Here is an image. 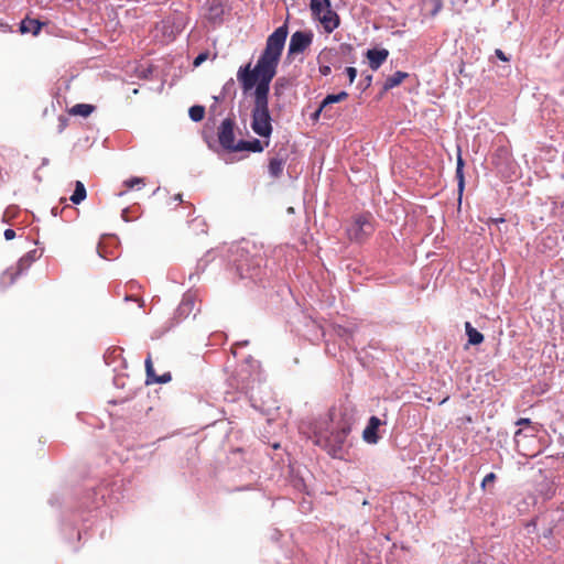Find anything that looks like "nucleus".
Wrapping results in <instances>:
<instances>
[{"mask_svg": "<svg viewBox=\"0 0 564 564\" xmlns=\"http://www.w3.org/2000/svg\"><path fill=\"white\" fill-rule=\"evenodd\" d=\"M289 31L284 23L270 34L265 47L260 54L257 64L240 66L237 79L246 94L253 89V108L251 111V128L262 138L272 133L271 116L269 111L270 84L275 77Z\"/></svg>", "mask_w": 564, "mask_h": 564, "instance_id": "nucleus-1", "label": "nucleus"}, {"mask_svg": "<svg viewBox=\"0 0 564 564\" xmlns=\"http://www.w3.org/2000/svg\"><path fill=\"white\" fill-rule=\"evenodd\" d=\"M351 431V423L344 420L335 431L330 433L316 432L314 444L325 449L332 457L341 458L344 445Z\"/></svg>", "mask_w": 564, "mask_h": 564, "instance_id": "nucleus-2", "label": "nucleus"}, {"mask_svg": "<svg viewBox=\"0 0 564 564\" xmlns=\"http://www.w3.org/2000/svg\"><path fill=\"white\" fill-rule=\"evenodd\" d=\"M371 214H362L355 217L354 223L347 229L350 240L362 241L373 232Z\"/></svg>", "mask_w": 564, "mask_h": 564, "instance_id": "nucleus-3", "label": "nucleus"}, {"mask_svg": "<svg viewBox=\"0 0 564 564\" xmlns=\"http://www.w3.org/2000/svg\"><path fill=\"white\" fill-rule=\"evenodd\" d=\"M321 4L318 12H312V15L315 20L319 21L326 33H332L339 26V15L332 9L330 0Z\"/></svg>", "mask_w": 564, "mask_h": 564, "instance_id": "nucleus-4", "label": "nucleus"}, {"mask_svg": "<svg viewBox=\"0 0 564 564\" xmlns=\"http://www.w3.org/2000/svg\"><path fill=\"white\" fill-rule=\"evenodd\" d=\"M235 120L226 118L220 123L217 132L219 144L229 152H236V145H238L235 138Z\"/></svg>", "mask_w": 564, "mask_h": 564, "instance_id": "nucleus-5", "label": "nucleus"}, {"mask_svg": "<svg viewBox=\"0 0 564 564\" xmlns=\"http://www.w3.org/2000/svg\"><path fill=\"white\" fill-rule=\"evenodd\" d=\"M312 42L313 33L311 31L294 32L289 43L288 57L302 54L311 46Z\"/></svg>", "mask_w": 564, "mask_h": 564, "instance_id": "nucleus-6", "label": "nucleus"}, {"mask_svg": "<svg viewBox=\"0 0 564 564\" xmlns=\"http://www.w3.org/2000/svg\"><path fill=\"white\" fill-rule=\"evenodd\" d=\"M262 261V257L259 254L253 256L251 259L241 254V258L237 260V272L242 279H252L258 275Z\"/></svg>", "mask_w": 564, "mask_h": 564, "instance_id": "nucleus-7", "label": "nucleus"}, {"mask_svg": "<svg viewBox=\"0 0 564 564\" xmlns=\"http://www.w3.org/2000/svg\"><path fill=\"white\" fill-rule=\"evenodd\" d=\"M195 312H199V307L196 308V297L194 294H185L176 310L178 318H187L191 314L196 315Z\"/></svg>", "mask_w": 564, "mask_h": 564, "instance_id": "nucleus-8", "label": "nucleus"}, {"mask_svg": "<svg viewBox=\"0 0 564 564\" xmlns=\"http://www.w3.org/2000/svg\"><path fill=\"white\" fill-rule=\"evenodd\" d=\"M366 56L370 68L377 70L387 61L389 51L386 48H371L367 51Z\"/></svg>", "mask_w": 564, "mask_h": 564, "instance_id": "nucleus-9", "label": "nucleus"}, {"mask_svg": "<svg viewBox=\"0 0 564 564\" xmlns=\"http://www.w3.org/2000/svg\"><path fill=\"white\" fill-rule=\"evenodd\" d=\"M145 371H147V383L148 384H150V383H166L172 380V375L170 372H165L161 376H158L155 373L150 355L145 359Z\"/></svg>", "mask_w": 564, "mask_h": 564, "instance_id": "nucleus-10", "label": "nucleus"}, {"mask_svg": "<svg viewBox=\"0 0 564 564\" xmlns=\"http://www.w3.org/2000/svg\"><path fill=\"white\" fill-rule=\"evenodd\" d=\"M381 425L380 419L377 416H371L369 419L367 427L364 430L362 437L369 444H376L378 442L377 431Z\"/></svg>", "mask_w": 564, "mask_h": 564, "instance_id": "nucleus-11", "label": "nucleus"}, {"mask_svg": "<svg viewBox=\"0 0 564 564\" xmlns=\"http://www.w3.org/2000/svg\"><path fill=\"white\" fill-rule=\"evenodd\" d=\"M223 15H224V6L221 4L220 1H218V0L208 1V9H207L206 18L214 23H219L223 21Z\"/></svg>", "mask_w": 564, "mask_h": 564, "instance_id": "nucleus-12", "label": "nucleus"}, {"mask_svg": "<svg viewBox=\"0 0 564 564\" xmlns=\"http://www.w3.org/2000/svg\"><path fill=\"white\" fill-rule=\"evenodd\" d=\"M285 165V159L276 155L269 160L268 171L271 177L278 178L282 175Z\"/></svg>", "mask_w": 564, "mask_h": 564, "instance_id": "nucleus-13", "label": "nucleus"}, {"mask_svg": "<svg viewBox=\"0 0 564 564\" xmlns=\"http://www.w3.org/2000/svg\"><path fill=\"white\" fill-rule=\"evenodd\" d=\"M264 150V145L260 140L253 139L252 141H238V145H236V152L240 151H250V152H262Z\"/></svg>", "mask_w": 564, "mask_h": 564, "instance_id": "nucleus-14", "label": "nucleus"}, {"mask_svg": "<svg viewBox=\"0 0 564 564\" xmlns=\"http://www.w3.org/2000/svg\"><path fill=\"white\" fill-rule=\"evenodd\" d=\"M408 76H409V74L405 72H401V70L395 72L394 74H392L391 76H389L386 79L383 89L389 90V89H392V88L399 86Z\"/></svg>", "mask_w": 564, "mask_h": 564, "instance_id": "nucleus-15", "label": "nucleus"}, {"mask_svg": "<svg viewBox=\"0 0 564 564\" xmlns=\"http://www.w3.org/2000/svg\"><path fill=\"white\" fill-rule=\"evenodd\" d=\"M465 329L470 345H479L484 341V335L474 328L469 322L465 323Z\"/></svg>", "mask_w": 564, "mask_h": 564, "instance_id": "nucleus-16", "label": "nucleus"}, {"mask_svg": "<svg viewBox=\"0 0 564 564\" xmlns=\"http://www.w3.org/2000/svg\"><path fill=\"white\" fill-rule=\"evenodd\" d=\"M347 98H348V93H346V91H340L338 94L327 95L323 99V101L321 102L322 104V109H328V107L332 104L341 102V101L346 100Z\"/></svg>", "mask_w": 564, "mask_h": 564, "instance_id": "nucleus-17", "label": "nucleus"}, {"mask_svg": "<svg viewBox=\"0 0 564 564\" xmlns=\"http://www.w3.org/2000/svg\"><path fill=\"white\" fill-rule=\"evenodd\" d=\"M94 106L88 104H77L70 110L69 113L74 116L88 117L94 111Z\"/></svg>", "mask_w": 564, "mask_h": 564, "instance_id": "nucleus-18", "label": "nucleus"}, {"mask_svg": "<svg viewBox=\"0 0 564 564\" xmlns=\"http://www.w3.org/2000/svg\"><path fill=\"white\" fill-rule=\"evenodd\" d=\"M86 194L87 193H86V188H85L84 184L80 181H77L76 185H75V191H74L73 195L70 196V200L74 204H79L86 198Z\"/></svg>", "mask_w": 564, "mask_h": 564, "instance_id": "nucleus-19", "label": "nucleus"}, {"mask_svg": "<svg viewBox=\"0 0 564 564\" xmlns=\"http://www.w3.org/2000/svg\"><path fill=\"white\" fill-rule=\"evenodd\" d=\"M42 28V24L37 20H25L21 24L22 32H32L37 34Z\"/></svg>", "mask_w": 564, "mask_h": 564, "instance_id": "nucleus-20", "label": "nucleus"}, {"mask_svg": "<svg viewBox=\"0 0 564 564\" xmlns=\"http://www.w3.org/2000/svg\"><path fill=\"white\" fill-rule=\"evenodd\" d=\"M188 115L193 121L199 122L204 119L205 107L199 105L192 106L188 110Z\"/></svg>", "mask_w": 564, "mask_h": 564, "instance_id": "nucleus-21", "label": "nucleus"}, {"mask_svg": "<svg viewBox=\"0 0 564 564\" xmlns=\"http://www.w3.org/2000/svg\"><path fill=\"white\" fill-rule=\"evenodd\" d=\"M525 436L527 435L522 432V430H518L514 433V442H516L517 451H518V453H520L527 457H533V456H535V453H527L521 447V437H525Z\"/></svg>", "mask_w": 564, "mask_h": 564, "instance_id": "nucleus-22", "label": "nucleus"}, {"mask_svg": "<svg viewBox=\"0 0 564 564\" xmlns=\"http://www.w3.org/2000/svg\"><path fill=\"white\" fill-rule=\"evenodd\" d=\"M124 186L129 189L133 188L135 185H144V178L142 177H132L130 180L124 181Z\"/></svg>", "mask_w": 564, "mask_h": 564, "instance_id": "nucleus-23", "label": "nucleus"}, {"mask_svg": "<svg viewBox=\"0 0 564 564\" xmlns=\"http://www.w3.org/2000/svg\"><path fill=\"white\" fill-rule=\"evenodd\" d=\"M322 112H324V116L329 119L334 117V115L329 112V109H322V104H321L319 107L317 108V110L312 115V119L314 121L318 120Z\"/></svg>", "mask_w": 564, "mask_h": 564, "instance_id": "nucleus-24", "label": "nucleus"}, {"mask_svg": "<svg viewBox=\"0 0 564 564\" xmlns=\"http://www.w3.org/2000/svg\"><path fill=\"white\" fill-rule=\"evenodd\" d=\"M456 178L458 181V189L462 193L464 189V173L463 169L456 167Z\"/></svg>", "mask_w": 564, "mask_h": 564, "instance_id": "nucleus-25", "label": "nucleus"}, {"mask_svg": "<svg viewBox=\"0 0 564 564\" xmlns=\"http://www.w3.org/2000/svg\"><path fill=\"white\" fill-rule=\"evenodd\" d=\"M328 2V0H311V3H310V9H311V12H318L319 10V6H322L321 3H326Z\"/></svg>", "mask_w": 564, "mask_h": 564, "instance_id": "nucleus-26", "label": "nucleus"}, {"mask_svg": "<svg viewBox=\"0 0 564 564\" xmlns=\"http://www.w3.org/2000/svg\"><path fill=\"white\" fill-rule=\"evenodd\" d=\"M328 2V0H311V3H310V9H311V12H318L319 10V6H322L321 3H326Z\"/></svg>", "mask_w": 564, "mask_h": 564, "instance_id": "nucleus-27", "label": "nucleus"}, {"mask_svg": "<svg viewBox=\"0 0 564 564\" xmlns=\"http://www.w3.org/2000/svg\"><path fill=\"white\" fill-rule=\"evenodd\" d=\"M207 58H208V53H207V52L200 53V54H198V55L195 57V59H194L193 64H194V66H196V67H197V66H199L200 64H203Z\"/></svg>", "mask_w": 564, "mask_h": 564, "instance_id": "nucleus-28", "label": "nucleus"}, {"mask_svg": "<svg viewBox=\"0 0 564 564\" xmlns=\"http://www.w3.org/2000/svg\"><path fill=\"white\" fill-rule=\"evenodd\" d=\"M496 475L494 473H489L482 479L481 486L485 488L488 484H492L496 480Z\"/></svg>", "mask_w": 564, "mask_h": 564, "instance_id": "nucleus-29", "label": "nucleus"}, {"mask_svg": "<svg viewBox=\"0 0 564 564\" xmlns=\"http://www.w3.org/2000/svg\"><path fill=\"white\" fill-rule=\"evenodd\" d=\"M346 74L349 78V83L352 84L356 76H357V69L355 67H347L346 68Z\"/></svg>", "mask_w": 564, "mask_h": 564, "instance_id": "nucleus-30", "label": "nucleus"}, {"mask_svg": "<svg viewBox=\"0 0 564 564\" xmlns=\"http://www.w3.org/2000/svg\"><path fill=\"white\" fill-rule=\"evenodd\" d=\"M517 425L519 426H530L532 424L531 420L530 419H527V417H521L519 419L517 422H516Z\"/></svg>", "mask_w": 564, "mask_h": 564, "instance_id": "nucleus-31", "label": "nucleus"}, {"mask_svg": "<svg viewBox=\"0 0 564 564\" xmlns=\"http://www.w3.org/2000/svg\"><path fill=\"white\" fill-rule=\"evenodd\" d=\"M495 54L502 62H508L509 61V58L506 56V54L500 48H497L495 51Z\"/></svg>", "mask_w": 564, "mask_h": 564, "instance_id": "nucleus-32", "label": "nucleus"}, {"mask_svg": "<svg viewBox=\"0 0 564 564\" xmlns=\"http://www.w3.org/2000/svg\"><path fill=\"white\" fill-rule=\"evenodd\" d=\"M3 235L7 240H12L15 237V231L9 228L4 230Z\"/></svg>", "mask_w": 564, "mask_h": 564, "instance_id": "nucleus-33", "label": "nucleus"}, {"mask_svg": "<svg viewBox=\"0 0 564 564\" xmlns=\"http://www.w3.org/2000/svg\"><path fill=\"white\" fill-rule=\"evenodd\" d=\"M330 72H332L330 66H328V65H322V66H319V73H321L322 75L327 76V75H329V74H330Z\"/></svg>", "mask_w": 564, "mask_h": 564, "instance_id": "nucleus-34", "label": "nucleus"}, {"mask_svg": "<svg viewBox=\"0 0 564 564\" xmlns=\"http://www.w3.org/2000/svg\"><path fill=\"white\" fill-rule=\"evenodd\" d=\"M457 167H460V169L464 167V162H463V159L460 156H458V159H457Z\"/></svg>", "mask_w": 564, "mask_h": 564, "instance_id": "nucleus-35", "label": "nucleus"}, {"mask_svg": "<svg viewBox=\"0 0 564 564\" xmlns=\"http://www.w3.org/2000/svg\"><path fill=\"white\" fill-rule=\"evenodd\" d=\"M491 221H494V223H502V221H505V219L503 218H498V219H491Z\"/></svg>", "mask_w": 564, "mask_h": 564, "instance_id": "nucleus-36", "label": "nucleus"}]
</instances>
